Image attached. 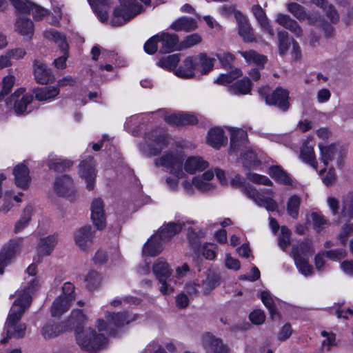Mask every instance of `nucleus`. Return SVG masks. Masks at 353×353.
<instances>
[{
  "label": "nucleus",
  "instance_id": "nucleus-48",
  "mask_svg": "<svg viewBox=\"0 0 353 353\" xmlns=\"http://www.w3.org/2000/svg\"><path fill=\"white\" fill-rule=\"evenodd\" d=\"M33 213V208L31 205H28L25 208L23 214L20 219L15 223L14 232L18 233L23 230L29 223L31 216Z\"/></svg>",
  "mask_w": 353,
  "mask_h": 353
},
{
  "label": "nucleus",
  "instance_id": "nucleus-13",
  "mask_svg": "<svg viewBox=\"0 0 353 353\" xmlns=\"http://www.w3.org/2000/svg\"><path fill=\"white\" fill-rule=\"evenodd\" d=\"M230 132V147L229 152L237 153L241 152L246 148L248 143V134L247 132L240 128H228Z\"/></svg>",
  "mask_w": 353,
  "mask_h": 353
},
{
  "label": "nucleus",
  "instance_id": "nucleus-4",
  "mask_svg": "<svg viewBox=\"0 0 353 353\" xmlns=\"http://www.w3.org/2000/svg\"><path fill=\"white\" fill-rule=\"evenodd\" d=\"M120 5L113 12L111 24L120 26L142 12V6L134 0H119Z\"/></svg>",
  "mask_w": 353,
  "mask_h": 353
},
{
  "label": "nucleus",
  "instance_id": "nucleus-36",
  "mask_svg": "<svg viewBox=\"0 0 353 353\" xmlns=\"http://www.w3.org/2000/svg\"><path fill=\"white\" fill-rule=\"evenodd\" d=\"M197 28L196 21L192 18L183 17L175 20L170 26V28L175 31L184 30L190 32Z\"/></svg>",
  "mask_w": 353,
  "mask_h": 353
},
{
  "label": "nucleus",
  "instance_id": "nucleus-32",
  "mask_svg": "<svg viewBox=\"0 0 353 353\" xmlns=\"http://www.w3.org/2000/svg\"><path fill=\"white\" fill-rule=\"evenodd\" d=\"M54 190L59 195L68 196L73 190L72 179L68 175L57 179L54 184Z\"/></svg>",
  "mask_w": 353,
  "mask_h": 353
},
{
  "label": "nucleus",
  "instance_id": "nucleus-60",
  "mask_svg": "<svg viewBox=\"0 0 353 353\" xmlns=\"http://www.w3.org/2000/svg\"><path fill=\"white\" fill-rule=\"evenodd\" d=\"M15 77L13 75H8L3 79L2 90L0 92V100L9 94L14 84Z\"/></svg>",
  "mask_w": 353,
  "mask_h": 353
},
{
  "label": "nucleus",
  "instance_id": "nucleus-63",
  "mask_svg": "<svg viewBox=\"0 0 353 353\" xmlns=\"http://www.w3.org/2000/svg\"><path fill=\"white\" fill-rule=\"evenodd\" d=\"M281 232V235L279 239V245L285 251L290 244V231L287 227L282 226Z\"/></svg>",
  "mask_w": 353,
  "mask_h": 353
},
{
  "label": "nucleus",
  "instance_id": "nucleus-40",
  "mask_svg": "<svg viewBox=\"0 0 353 353\" xmlns=\"http://www.w3.org/2000/svg\"><path fill=\"white\" fill-rule=\"evenodd\" d=\"M93 10L97 13V15L102 22L108 20V12L105 9L108 6V0H88Z\"/></svg>",
  "mask_w": 353,
  "mask_h": 353
},
{
  "label": "nucleus",
  "instance_id": "nucleus-16",
  "mask_svg": "<svg viewBox=\"0 0 353 353\" xmlns=\"http://www.w3.org/2000/svg\"><path fill=\"white\" fill-rule=\"evenodd\" d=\"M33 72L35 81L45 85L54 80V76L51 70L41 61L35 60L33 63Z\"/></svg>",
  "mask_w": 353,
  "mask_h": 353
},
{
  "label": "nucleus",
  "instance_id": "nucleus-29",
  "mask_svg": "<svg viewBox=\"0 0 353 353\" xmlns=\"http://www.w3.org/2000/svg\"><path fill=\"white\" fill-rule=\"evenodd\" d=\"M205 347L208 353H228V347L222 341L214 336L207 334L204 339Z\"/></svg>",
  "mask_w": 353,
  "mask_h": 353
},
{
  "label": "nucleus",
  "instance_id": "nucleus-53",
  "mask_svg": "<svg viewBox=\"0 0 353 353\" xmlns=\"http://www.w3.org/2000/svg\"><path fill=\"white\" fill-rule=\"evenodd\" d=\"M179 61V55L174 54L163 57L159 61L157 65L162 68L172 70L176 68Z\"/></svg>",
  "mask_w": 353,
  "mask_h": 353
},
{
  "label": "nucleus",
  "instance_id": "nucleus-30",
  "mask_svg": "<svg viewBox=\"0 0 353 353\" xmlns=\"http://www.w3.org/2000/svg\"><path fill=\"white\" fill-rule=\"evenodd\" d=\"M227 137L224 136L223 130L221 128H214L208 134L207 143L214 148H219L227 142Z\"/></svg>",
  "mask_w": 353,
  "mask_h": 353
},
{
  "label": "nucleus",
  "instance_id": "nucleus-38",
  "mask_svg": "<svg viewBox=\"0 0 353 353\" xmlns=\"http://www.w3.org/2000/svg\"><path fill=\"white\" fill-rule=\"evenodd\" d=\"M72 301L64 298L63 296H59L52 303L51 307V313L53 316H59L65 312Z\"/></svg>",
  "mask_w": 353,
  "mask_h": 353
},
{
  "label": "nucleus",
  "instance_id": "nucleus-8",
  "mask_svg": "<svg viewBox=\"0 0 353 353\" xmlns=\"http://www.w3.org/2000/svg\"><path fill=\"white\" fill-rule=\"evenodd\" d=\"M269 88H262L259 90V94L264 98L267 104L279 107L281 110L286 111L289 108V92L281 88H276L270 95H267Z\"/></svg>",
  "mask_w": 353,
  "mask_h": 353
},
{
  "label": "nucleus",
  "instance_id": "nucleus-49",
  "mask_svg": "<svg viewBox=\"0 0 353 353\" xmlns=\"http://www.w3.org/2000/svg\"><path fill=\"white\" fill-rule=\"evenodd\" d=\"M261 299L265 306L269 310L272 319L279 316L276 306L275 299L269 292L263 291L261 294Z\"/></svg>",
  "mask_w": 353,
  "mask_h": 353
},
{
  "label": "nucleus",
  "instance_id": "nucleus-20",
  "mask_svg": "<svg viewBox=\"0 0 353 353\" xmlns=\"http://www.w3.org/2000/svg\"><path fill=\"white\" fill-rule=\"evenodd\" d=\"M14 31L26 39H32L34 32L33 22L28 18L18 16L14 23Z\"/></svg>",
  "mask_w": 353,
  "mask_h": 353
},
{
  "label": "nucleus",
  "instance_id": "nucleus-31",
  "mask_svg": "<svg viewBox=\"0 0 353 353\" xmlns=\"http://www.w3.org/2000/svg\"><path fill=\"white\" fill-rule=\"evenodd\" d=\"M196 67L194 57H188L183 61L182 65L176 70L175 74L181 78H191L194 76V71L196 70Z\"/></svg>",
  "mask_w": 353,
  "mask_h": 353
},
{
  "label": "nucleus",
  "instance_id": "nucleus-43",
  "mask_svg": "<svg viewBox=\"0 0 353 353\" xmlns=\"http://www.w3.org/2000/svg\"><path fill=\"white\" fill-rule=\"evenodd\" d=\"M43 37L49 40L53 41L61 49L68 48V43L64 35L54 29L46 30L43 32Z\"/></svg>",
  "mask_w": 353,
  "mask_h": 353
},
{
  "label": "nucleus",
  "instance_id": "nucleus-44",
  "mask_svg": "<svg viewBox=\"0 0 353 353\" xmlns=\"http://www.w3.org/2000/svg\"><path fill=\"white\" fill-rule=\"evenodd\" d=\"M301 158L310 164L314 169L317 170V162L315 159L313 148L307 143H304L301 150Z\"/></svg>",
  "mask_w": 353,
  "mask_h": 353
},
{
  "label": "nucleus",
  "instance_id": "nucleus-62",
  "mask_svg": "<svg viewBox=\"0 0 353 353\" xmlns=\"http://www.w3.org/2000/svg\"><path fill=\"white\" fill-rule=\"evenodd\" d=\"M17 10L20 14H28L32 12L34 4L29 1L23 2L21 0H12Z\"/></svg>",
  "mask_w": 353,
  "mask_h": 353
},
{
  "label": "nucleus",
  "instance_id": "nucleus-51",
  "mask_svg": "<svg viewBox=\"0 0 353 353\" xmlns=\"http://www.w3.org/2000/svg\"><path fill=\"white\" fill-rule=\"evenodd\" d=\"M342 215L350 219L353 218V191L349 192L342 199Z\"/></svg>",
  "mask_w": 353,
  "mask_h": 353
},
{
  "label": "nucleus",
  "instance_id": "nucleus-1",
  "mask_svg": "<svg viewBox=\"0 0 353 353\" xmlns=\"http://www.w3.org/2000/svg\"><path fill=\"white\" fill-rule=\"evenodd\" d=\"M38 288V282L33 278L28 281V286H25L19 294V298L14 302L6 323L7 337L1 340V343L8 342L11 337L22 338L25 335L26 326L24 323H18L25 310L29 307L33 294Z\"/></svg>",
  "mask_w": 353,
  "mask_h": 353
},
{
  "label": "nucleus",
  "instance_id": "nucleus-18",
  "mask_svg": "<svg viewBox=\"0 0 353 353\" xmlns=\"http://www.w3.org/2000/svg\"><path fill=\"white\" fill-rule=\"evenodd\" d=\"M214 172L208 170L201 176H195L192 179L194 186L203 193H209L213 192L216 186L210 182L214 178Z\"/></svg>",
  "mask_w": 353,
  "mask_h": 353
},
{
  "label": "nucleus",
  "instance_id": "nucleus-9",
  "mask_svg": "<svg viewBox=\"0 0 353 353\" xmlns=\"http://www.w3.org/2000/svg\"><path fill=\"white\" fill-rule=\"evenodd\" d=\"M94 158L88 157L79 164V174L86 183L87 189L93 190L94 187L97 171Z\"/></svg>",
  "mask_w": 353,
  "mask_h": 353
},
{
  "label": "nucleus",
  "instance_id": "nucleus-3",
  "mask_svg": "<svg viewBox=\"0 0 353 353\" xmlns=\"http://www.w3.org/2000/svg\"><path fill=\"white\" fill-rule=\"evenodd\" d=\"M230 183L232 187L241 188L243 193L259 206H263L267 210L272 212L277 209V203L273 199L265 197L249 185H245L243 179L240 175H236Z\"/></svg>",
  "mask_w": 353,
  "mask_h": 353
},
{
  "label": "nucleus",
  "instance_id": "nucleus-28",
  "mask_svg": "<svg viewBox=\"0 0 353 353\" xmlns=\"http://www.w3.org/2000/svg\"><path fill=\"white\" fill-rule=\"evenodd\" d=\"M292 255L294 260L295 265L299 271L304 276H310L312 274V267L308 263V258L303 256L297 248H293Z\"/></svg>",
  "mask_w": 353,
  "mask_h": 353
},
{
  "label": "nucleus",
  "instance_id": "nucleus-19",
  "mask_svg": "<svg viewBox=\"0 0 353 353\" xmlns=\"http://www.w3.org/2000/svg\"><path fill=\"white\" fill-rule=\"evenodd\" d=\"M14 183L16 185L22 189H27L31 181L28 168L23 163H19L13 169Z\"/></svg>",
  "mask_w": 353,
  "mask_h": 353
},
{
  "label": "nucleus",
  "instance_id": "nucleus-41",
  "mask_svg": "<svg viewBox=\"0 0 353 353\" xmlns=\"http://www.w3.org/2000/svg\"><path fill=\"white\" fill-rule=\"evenodd\" d=\"M305 19L307 20L309 25L321 26L325 31L327 37L330 36L333 31L332 26L325 22L321 17L318 14H313L307 12Z\"/></svg>",
  "mask_w": 353,
  "mask_h": 353
},
{
  "label": "nucleus",
  "instance_id": "nucleus-11",
  "mask_svg": "<svg viewBox=\"0 0 353 353\" xmlns=\"http://www.w3.org/2000/svg\"><path fill=\"white\" fill-rule=\"evenodd\" d=\"M32 96L25 92V90L15 91L6 101L8 105H12L17 114H23L27 111L28 105L32 102Z\"/></svg>",
  "mask_w": 353,
  "mask_h": 353
},
{
  "label": "nucleus",
  "instance_id": "nucleus-55",
  "mask_svg": "<svg viewBox=\"0 0 353 353\" xmlns=\"http://www.w3.org/2000/svg\"><path fill=\"white\" fill-rule=\"evenodd\" d=\"M242 71L240 69L235 68L234 70H232L229 73L220 74V76L214 81V82L220 85L230 83L235 79L242 76Z\"/></svg>",
  "mask_w": 353,
  "mask_h": 353
},
{
  "label": "nucleus",
  "instance_id": "nucleus-46",
  "mask_svg": "<svg viewBox=\"0 0 353 353\" xmlns=\"http://www.w3.org/2000/svg\"><path fill=\"white\" fill-rule=\"evenodd\" d=\"M102 281L101 275L95 270H90L85 276L86 288L92 291L99 287Z\"/></svg>",
  "mask_w": 353,
  "mask_h": 353
},
{
  "label": "nucleus",
  "instance_id": "nucleus-56",
  "mask_svg": "<svg viewBox=\"0 0 353 353\" xmlns=\"http://www.w3.org/2000/svg\"><path fill=\"white\" fill-rule=\"evenodd\" d=\"M313 227L317 232H321L329 225V221L323 215L317 212L311 214Z\"/></svg>",
  "mask_w": 353,
  "mask_h": 353
},
{
  "label": "nucleus",
  "instance_id": "nucleus-14",
  "mask_svg": "<svg viewBox=\"0 0 353 353\" xmlns=\"http://www.w3.org/2000/svg\"><path fill=\"white\" fill-rule=\"evenodd\" d=\"M234 16L238 25L239 36L245 42L251 43L255 41L256 39L248 18L239 11L235 12Z\"/></svg>",
  "mask_w": 353,
  "mask_h": 353
},
{
  "label": "nucleus",
  "instance_id": "nucleus-50",
  "mask_svg": "<svg viewBox=\"0 0 353 353\" xmlns=\"http://www.w3.org/2000/svg\"><path fill=\"white\" fill-rule=\"evenodd\" d=\"M288 10L299 21H302L307 17V10L301 4L291 2L286 4Z\"/></svg>",
  "mask_w": 353,
  "mask_h": 353
},
{
  "label": "nucleus",
  "instance_id": "nucleus-7",
  "mask_svg": "<svg viewBox=\"0 0 353 353\" xmlns=\"http://www.w3.org/2000/svg\"><path fill=\"white\" fill-rule=\"evenodd\" d=\"M154 163L157 166L169 168L170 173L175 175L177 179H181L185 176L183 170V157L176 152H166L161 157L156 159Z\"/></svg>",
  "mask_w": 353,
  "mask_h": 353
},
{
  "label": "nucleus",
  "instance_id": "nucleus-37",
  "mask_svg": "<svg viewBox=\"0 0 353 353\" xmlns=\"http://www.w3.org/2000/svg\"><path fill=\"white\" fill-rule=\"evenodd\" d=\"M34 95L39 101H50L59 94V88L55 86H46L34 90Z\"/></svg>",
  "mask_w": 353,
  "mask_h": 353
},
{
  "label": "nucleus",
  "instance_id": "nucleus-64",
  "mask_svg": "<svg viewBox=\"0 0 353 353\" xmlns=\"http://www.w3.org/2000/svg\"><path fill=\"white\" fill-rule=\"evenodd\" d=\"M243 164L245 166L255 165L259 162L256 154L252 150L248 149L243 152H241Z\"/></svg>",
  "mask_w": 353,
  "mask_h": 353
},
{
  "label": "nucleus",
  "instance_id": "nucleus-17",
  "mask_svg": "<svg viewBox=\"0 0 353 353\" xmlns=\"http://www.w3.org/2000/svg\"><path fill=\"white\" fill-rule=\"evenodd\" d=\"M275 21L281 26L289 30L296 38H301L303 36V30L301 26L289 15L278 13L276 16Z\"/></svg>",
  "mask_w": 353,
  "mask_h": 353
},
{
  "label": "nucleus",
  "instance_id": "nucleus-58",
  "mask_svg": "<svg viewBox=\"0 0 353 353\" xmlns=\"http://www.w3.org/2000/svg\"><path fill=\"white\" fill-rule=\"evenodd\" d=\"M72 165V162L70 160H62L61 159H55L49 163L48 166L51 170L57 172H63L65 169L70 168Z\"/></svg>",
  "mask_w": 353,
  "mask_h": 353
},
{
  "label": "nucleus",
  "instance_id": "nucleus-27",
  "mask_svg": "<svg viewBox=\"0 0 353 353\" xmlns=\"http://www.w3.org/2000/svg\"><path fill=\"white\" fill-rule=\"evenodd\" d=\"M152 271L158 281L168 279L172 274V269L169 264L162 258L158 259L152 266Z\"/></svg>",
  "mask_w": 353,
  "mask_h": 353
},
{
  "label": "nucleus",
  "instance_id": "nucleus-59",
  "mask_svg": "<svg viewBox=\"0 0 353 353\" xmlns=\"http://www.w3.org/2000/svg\"><path fill=\"white\" fill-rule=\"evenodd\" d=\"M321 336L325 338L322 341V347L326 350H330L331 347L336 345V335L333 332L322 331Z\"/></svg>",
  "mask_w": 353,
  "mask_h": 353
},
{
  "label": "nucleus",
  "instance_id": "nucleus-5",
  "mask_svg": "<svg viewBox=\"0 0 353 353\" xmlns=\"http://www.w3.org/2000/svg\"><path fill=\"white\" fill-rule=\"evenodd\" d=\"M170 137L161 130H154L146 134L143 152L148 156H157L168 146Z\"/></svg>",
  "mask_w": 353,
  "mask_h": 353
},
{
  "label": "nucleus",
  "instance_id": "nucleus-33",
  "mask_svg": "<svg viewBox=\"0 0 353 353\" xmlns=\"http://www.w3.org/2000/svg\"><path fill=\"white\" fill-rule=\"evenodd\" d=\"M196 63V70L202 74L208 73L214 66L215 59L207 56L205 53H200L194 57Z\"/></svg>",
  "mask_w": 353,
  "mask_h": 353
},
{
  "label": "nucleus",
  "instance_id": "nucleus-54",
  "mask_svg": "<svg viewBox=\"0 0 353 353\" xmlns=\"http://www.w3.org/2000/svg\"><path fill=\"white\" fill-rule=\"evenodd\" d=\"M277 37L279 53L284 55L289 50L291 43L289 34L285 30H280L277 33Z\"/></svg>",
  "mask_w": 353,
  "mask_h": 353
},
{
  "label": "nucleus",
  "instance_id": "nucleus-12",
  "mask_svg": "<svg viewBox=\"0 0 353 353\" xmlns=\"http://www.w3.org/2000/svg\"><path fill=\"white\" fill-rule=\"evenodd\" d=\"M94 232L90 225H85L77 230L74 233V239L76 245L83 251L88 252L90 250Z\"/></svg>",
  "mask_w": 353,
  "mask_h": 353
},
{
  "label": "nucleus",
  "instance_id": "nucleus-42",
  "mask_svg": "<svg viewBox=\"0 0 353 353\" xmlns=\"http://www.w3.org/2000/svg\"><path fill=\"white\" fill-rule=\"evenodd\" d=\"M66 331L63 324L47 323L42 329V335L46 339H52Z\"/></svg>",
  "mask_w": 353,
  "mask_h": 353
},
{
  "label": "nucleus",
  "instance_id": "nucleus-25",
  "mask_svg": "<svg viewBox=\"0 0 353 353\" xmlns=\"http://www.w3.org/2000/svg\"><path fill=\"white\" fill-rule=\"evenodd\" d=\"M159 42L161 43L160 51L162 53H168L176 49L179 38L174 34L163 32L159 34Z\"/></svg>",
  "mask_w": 353,
  "mask_h": 353
},
{
  "label": "nucleus",
  "instance_id": "nucleus-6",
  "mask_svg": "<svg viewBox=\"0 0 353 353\" xmlns=\"http://www.w3.org/2000/svg\"><path fill=\"white\" fill-rule=\"evenodd\" d=\"M107 323L102 319L97 321V327L99 331L105 330L109 334H114V329L120 327L130 321H134L136 316L126 313H108L105 315Z\"/></svg>",
  "mask_w": 353,
  "mask_h": 353
},
{
  "label": "nucleus",
  "instance_id": "nucleus-52",
  "mask_svg": "<svg viewBox=\"0 0 353 353\" xmlns=\"http://www.w3.org/2000/svg\"><path fill=\"white\" fill-rule=\"evenodd\" d=\"M301 198L297 195L292 196L287 202L288 214L293 219H296L299 216Z\"/></svg>",
  "mask_w": 353,
  "mask_h": 353
},
{
  "label": "nucleus",
  "instance_id": "nucleus-21",
  "mask_svg": "<svg viewBox=\"0 0 353 353\" xmlns=\"http://www.w3.org/2000/svg\"><path fill=\"white\" fill-rule=\"evenodd\" d=\"M58 235L54 234L41 239L37 251L39 258L49 256L58 243ZM40 261V259H39Z\"/></svg>",
  "mask_w": 353,
  "mask_h": 353
},
{
  "label": "nucleus",
  "instance_id": "nucleus-15",
  "mask_svg": "<svg viewBox=\"0 0 353 353\" xmlns=\"http://www.w3.org/2000/svg\"><path fill=\"white\" fill-rule=\"evenodd\" d=\"M91 218L94 226L98 230H103L106 226V217L104 211L103 201L94 199L91 204Z\"/></svg>",
  "mask_w": 353,
  "mask_h": 353
},
{
  "label": "nucleus",
  "instance_id": "nucleus-35",
  "mask_svg": "<svg viewBox=\"0 0 353 353\" xmlns=\"http://www.w3.org/2000/svg\"><path fill=\"white\" fill-rule=\"evenodd\" d=\"M268 174L277 182L285 185H290L292 184V179L290 176L279 165L271 166L269 168Z\"/></svg>",
  "mask_w": 353,
  "mask_h": 353
},
{
  "label": "nucleus",
  "instance_id": "nucleus-24",
  "mask_svg": "<svg viewBox=\"0 0 353 353\" xmlns=\"http://www.w3.org/2000/svg\"><path fill=\"white\" fill-rule=\"evenodd\" d=\"M165 242L162 241L159 234H156L145 244L143 253L150 256H154L163 250V245Z\"/></svg>",
  "mask_w": 353,
  "mask_h": 353
},
{
  "label": "nucleus",
  "instance_id": "nucleus-45",
  "mask_svg": "<svg viewBox=\"0 0 353 353\" xmlns=\"http://www.w3.org/2000/svg\"><path fill=\"white\" fill-rule=\"evenodd\" d=\"M238 52L248 63L263 65L267 61V58L264 55L260 54L253 50L248 51H239Z\"/></svg>",
  "mask_w": 353,
  "mask_h": 353
},
{
  "label": "nucleus",
  "instance_id": "nucleus-34",
  "mask_svg": "<svg viewBox=\"0 0 353 353\" xmlns=\"http://www.w3.org/2000/svg\"><path fill=\"white\" fill-rule=\"evenodd\" d=\"M208 163L199 157H191L188 158L184 165L187 172L192 174L196 172H201L207 168Z\"/></svg>",
  "mask_w": 353,
  "mask_h": 353
},
{
  "label": "nucleus",
  "instance_id": "nucleus-10",
  "mask_svg": "<svg viewBox=\"0 0 353 353\" xmlns=\"http://www.w3.org/2000/svg\"><path fill=\"white\" fill-rule=\"evenodd\" d=\"M22 245V239H11L0 252V274H3V268L9 261L19 253Z\"/></svg>",
  "mask_w": 353,
  "mask_h": 353
},
{
  "label": "nucleus",
  "instance_id": "nucleus-22",
  "mask_svg": "<svg viewBox=\"0 0 353 353\" xmlns=\"http://www.w3.org/2000/svg\"><path fill=\"white\" fill-rule=\"evenodd\" d=\"M201 282L202 295H208L220 285V276L213 270H208L205 278L201 279Z\"/></svg>",
  "mask_w": 353,
  "mask_h": 353
},
{
  "label": "nucleus",
  "instance_id": "nucleus-57",
  "mask_svg": "<svg viewBox=\"0 0 353 353\" xmlns=\"http://www.w3.org/2000/svg\"><path fill=\"white\" fill-rule=\"evenodd\" d=\"M201 279H196V281H190L185 283L184 290L190 295L198 296L202 295Z\"/></svg>",
  "mask_w": 353,
  "mask_h": 353
},
{
  "label": "nucleus",
  "instance_id": "nucleus-23",
  "mask_svg": "<svg viewBox=\"0 0 353 353\" xmlns=\"http://www.w3.org/2000/svg\"><path fill=\"white\" fill-rule=\"evenodd\" d=\"M320 149L321 152V161L325 166L336 156L342 157L346 153L345 150L339 145H331L325 147L320 146Z\"/></svg>",
  "mask_w": 353,
  "mask_h": 353
},
{
  "label": "nucleus",
  "instance_id": "nucleus-61",
  "mask_svg": "<svg viewBox=\"0 0 353 353\" xmlns=\"http://www.w3.org/2000/svg\"><path fill=\"white\" fill-rule=\"evenodd\" d=\"M201 42V37L198 34H192L184 38L180 43L181 49L189 48Z\"/></svg>",
  "mask_w": 353,
  "mask_h": 353
},
{
  "label": "nucleus",
  "instance_id": "nucleus-26",
  "mask_svg": "<svg viewBox=\"0 0 353 353\" xmlns=\"http://www.w3.org/2000/svg\"><path fill=\"white\" fill-rule=\"evenodd\" d=\"M252 11L261 29L263 31L267 32L270 36H274V30L270 26L265 12L261 6L259 4L254 5L252 8Z\"/></svg>",
  "mask_w": 353,
  "mask_h": 353
},
{
  "label": "nucleus",
  "instance_id": "nucleus-2",
  "mask_svg": "<svg viewBox=\"0 0 353 353\" xmlns=\"http://www.w3.org/2000/svg\"><path fill=\"white\" fill-rule=\"evenodd\" d=\"M86 321L87 317L81 310H74L64 326L66 331L74 330L76 340L81 348L89 352L96 351L105 345L107 340L103 334H97L91 327L83 330Z\"/></svg>",
  "mask_w": 353,
  "mask_h": 353
},
{
  "label": "nucleus",
  "instance_id": "nucleus-39",
  "mask_svg": "<svg viewBox=\"0 0 353 353\" xmlns=\"http://www.w3.org/2000/svg\"><path fill=\"white\" fill-rule=\"evenodd\" d=\"M182 229L181 223H169L165 226L161 228L157 234H159L163 241H168L173 236L179 233Z\"/></svg>",
  "mask_w": 353,
  "mask_h": 353
},
{
  "label": "nucleus",
  "instance_id": "nucleus-47",
  "mask_svg": "<svg viewBox=\"0 0 353 353\" xmlns=\"http://www.w3.org/2000/svg\"><path fill=\"white\" fill-rule=\"evenodd\" d=\"M250 89L251 83L248 78H244L229 87L230 92L234 94H246Z\"/></svg>",
  "mask_w": 353,
  "mask_h": 353
}]
</instances>
